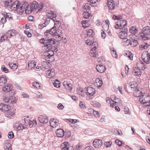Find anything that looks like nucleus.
Here are the masks:
<instances>
[{"label": "nucleus", "instance_id": "nucleus-36", "mask_svg": "<svg viewBox=\"0 0 150 150\" xmlns=\"http://www.w3.org/2000/svg\"><path fill=\"white\" fill-rule=\"evenodd\" d=\"M86 43L88 45L94 46L95 45L96 42L92 40H87L86 41Z\"/></svg>", "mask_w": 150, "mask_h": 150}, {"label": "nucleus", "instance_id": "nucleus-31", "mask_svg": "<svg viewBox=\"0 0 150 150\" xmlns=\"http://www.w3.org/2000/svg\"><path fill=\"white\" fill-rule=\"evenodd\" d=\"M50 64L48 61H44L42 62V67L45 69H48L50 68Z\"/></svg>", "mask_w": 150, "mask_h": 150}, {"label": "nucleus", "instance_id": "nucleus-45", "mask_svg": "<svg viewBox=\"0 0 150 150\" xmlns=\"http://www.w3.org/2000/svg\"><path fill=\"white\" fill-rule=\"evenodd\" d=\"M120 25V26L122 28H125V26L127 25V22L125 21H122L121 22H119Z\"/></svg>", "mask_w": 150, "mask_h": 150}, {"label": "nucleus", "instance_id": "nucleus-49", "mask_svg": "<svg viewBox=\"0 0 150 150\" xmlns=\"http://www.w3.org/2000/svg\"><path fill=\"white\" fill-rule=\"evenodd\" d=\"M25 126L23 125H22V124H19L18 125L17 127V130H22L25 128Z\"/></svg>", "mask_w": 150, "mask_h": 150}, {"label": "nucleus", "instance_id": "nucleus-41", "mask_svg": "<svg viewBox=\"0 0 150 150\" xmlns=\"http://www.w3.org/2000/svg\"><path fill=\"white\" fill-rule=\"evenodd\" d=\"M60 82L59 81L56 79L54 83H53L54 86L56 88H59L60 87Z\"/></svg>", "mask_w": 150, "mask_h": 150}, {"label": "nucleus", "instance_id": "nucleus-10", "mask_svg": "<svg viewBox=\"0 0 150 150\" xmlns=\"http://www.w3.org/2000/svg\"><path fill=\"white\" fill-rule=\"evenodd\" d=\"M11 109V107L8 105L4 103L0 104V110L3 112H6L8 111Z\"/></svg>", "mask_w": 150, "mask_h": 150}, {"label": "nucleus", "instance_id": "nucleus-61", "mask_svg": "<svg viewBox=\"0 0 150 150\" xmlns=\"http://www.w3.org/2000/svg\"><path fill=\"white\" fill-rule=\"evenodd\" d=\"M8 137L10 139H12L14 137V134L12 132H10L8 134Z\"/></svg>", "mask_w": 150, "mask_h": 150}, {"label": "nucleus", "instance_id": "nucleus-13", "mask_svg": "<svg viewBox=\"0 0 150 150\" xmlns=\"http://www.w3.org/2000/svg\"><path fill=\"white\" fill-rule=\"evenodd\" d=\"M13 87L11 84L8 83L2 88V90L4 92H10L12 90Z\"/></svg>", "mask_w": 150, "mask_h": 150}, {"label": "nucleus", "instance_id": "nucleus-8", "mask_svg": "<svg viewBox=\"0 0 150 150\" xmlns=\"http://www.w3.org/2000/svg\"><path fill=\"white\" fill-rule=\"evenodd\" d=\"M28 5V3L26 1H22L20 4H19V11L21 13H22L24 10L26 8V7Z\"/></svg>", "mask_w": 150, "mask_h": 150}, {"label": "nucleus", "instance_id": "nucleus-60", "mask_svg": "<svg viewBox=\"0 0 150 150\" xmlns=\"http://www.w3.org/2000/svg\"><path fill=\"white\" fill-rule=\"evenodd\" d=\"M72 85L71 83H69L66 88L67 90H71L72 89Z\"/></svg>", "mask_w": 150, "mask_h": 150}, {"label": "nucleus", "instance_id": "nucleus-52", "mask_svg": "<svg viewBox=\"0 0 150 150\" xmlns=\"http://www.w3.org/2000/svg\"><path fill=\"white\" fill-rule=\"evenodd\" d=\"M60 22L59 20H57L54 23V27H55V28H58L60 26Z\"/></svg>", "mask_w": 150, "mask_h": 150}, {"label": "nucleus", "instance_id": "nucleus-55", "mask_svg": "<svg viewBox=\"0 0 150 150\" xmlns=\"http://www.w3.org/2000/svg\"><path fill=\"white\" fill-rule=\"evenodd\" d=\"M90 55L92 57H98V55L96 52H92L91 51H90Z\"/></svg>", "mask_w": 150, "mask_h": 150}, {"label": "nucleus", "instance_id": "nucleus-5", "mask_svg": "<svg viewBox=\"0 0 150 150\" xmlns=\"http://www.w3.org/2000/svg\"><path fill=\"white\" fill-rule=\"evenodd\" d=\"M17 99L15 97H13L12 96H10L9 98L8 97H5L4 98V102L9 104H12L13 105L15 104L17 101Z\"/></svg>", "mask_w": 150, "mask_h": 150}, {"label": "nucleus", "instance_id": "nucleus-48", "mask_svg": "<svg viewBox=\"0 0 150 150\" xmlns=\"http://www.w3.org/2000/svg\"><path fill=\"white\" fill-rule=\"evenodd\" d=\"M1 70L2 71L5 72L6 73H7L8 72V69L6 68L5 66L3 65L1 67Z\"/></svg>", "mask_w": 150, "mask_h": 150}, {"label": "nucleus", "instance_id": "nucleus-7", "mask_svg": "<svg viewBox=\"0 0 150 150\" xmlns=\"http://www.w3.org/2000/svg\"><path fill=\"white\" fill-rule=\"evenodd\" d=\"M20 2L18 0H16L10 6L11 9L13 11H19V10Z\"/></svg>", "mask_w": 150, "mask_h": 150}, {"label": "nucleus", "instance_id": "nucleus-53", "mask_svg": "<svg viewBox=\"0 0 150 150\" xmlns=\"http://www.w3.org/2000/svg\"><path fill=\"white\" fill-rule=\"evenodd\" d=\"M4 6L5 7H10L11 3H10L8 2L7 1H3Z\"/></svg>", "mask_w": 150, "mask_h": 150}, {"label": "nucleus", "instance_id": "nucleus-21", "mask_svg": "<svg viewBox=\"0 0 150 150\" xmlns=\"http://www.w3.org/2000/svg\"><path fill=\"white\" fill-rule=\"evenodd\" d=\"M47 74L49 78H51L55 76V70L53 69H50L47 71Z\"/></svg>", "mask_w": 150, "mask_h": 150}, {"label": "nucleus", "instance_id": "nucleus-15", "mask_svg": "<svg viewBox=\"0 0 150 150\" xmlns=\"http://www.w3.org/2000/svg\"><path fill=\"white\" fill-rule=\"evenodd\" d=\"M96 68L97 71L100 73L104 72L106 69L105 67L104 66L100 64L97 65Z\"/></svg>", "mask_w": 150, "mask_h": 150}, {"label": "nucleus", "instance_id": "nucleus-50", "mask_svg": "<svg viewBox=\"0 0 150 150\" xmlns=\"http://www.w3.org/2000/svg\"><path fill=\"white\" fill-rule=\"evenodd\" d=\"M90 8V7L89 4H86L83 7V10H85L86 11L89 10Z\"/></svg>", "mask_w": 150, "mask_h": 150}, {"label": "nucleus", "instance_id": "nucleus-43", "mask_svg": "<svg viewBox=\"0 0 150 150\" xmlns=\"http://www.w3.org/2000/svg\"><path fill=\"white\" fill-rule=\"evenodd\" d=\"M8 36L4 35L2 36L1 37H0L1 38L0 39V42H2L4 41L5 40H8Z\"/></svg>", "mask_w": 150, "mask_h": 150}, {"label": "nucleus", "instance_id": "nucleus-63", "mask_svg": "<svg viewBox=\"0 0 150 150\" xmlns=\"http://www.w3.org/2000/svg\"><path fill=\"white\" fill-rule=\"evenodd\" d=\"M146 44H143L140 45L139 47V49L141 50L142 49V50L143 49H146L147 47V46H146Z\"/></svg>", "mask_w": 150, "mask_h": 150}, {"label": "nucleus", "instance_id": "nucleus-14", "mask_svg": "<svg viewBox=\"0 0 150 150\" xmlns=\"http://www.w3.org/2000/svg\"><path fill=\"white\" fill-rule=\"evenodd\" d=\"M108 6L110 10H113L115 7V3L114 0H108Z\"/></svg>", "mask_w": 150, "mask_h": 150}, {"label": "nucleus", "instance_id": "nucleus-62", "mask_svg": "<svg viewBox=\"0 0 150 150\" xmlns=\"http://www.w3.org/2000/svg\"><path fill=\"white\" fill-rule=\"evenodd\" d=\"M112 143L111 142H107L105 143L104 145L105 146V147H109L110 146Z\"/></svg>", "mask_w": 150, "mask_h": 150}, {"label": "nucleus", "instance_id": "nucleus-16", "mask_svg": "<svg viewBox=\"0 0 150 150\" xmlns=\"http://www.w3.org/2000/svg\"><path fill=\"white\" fill-rule=\"evenodd\" d=\"M143 33L146 35H150V23L149 25L143 28L142 30Z\"/></svg>", "mask_w": 150, "mask_h": 150}, {"label": "nucleus", "instance_id": "nucleus-51", "mask_svg": "<svg viewBox=\"0 0 150 150\" xmlns=\"http://www.w3.org/2000/svg\"><path fill=\"white\" fill-rule=\"evenodd\" d=\"M129 85L131 88H134L136 87L137 85L136 83L134 84V82H131L129 83Z\"/></svg>", "mask_w": 150, "mask_h": 150}, {"label": "nucleus", "instance_id": "nucleus-30", "mask_svg": "<svg viewBox=\"0 0 150 150\" xmlns=\"http://www.w3.org/2000/svg\"><path fill=\"white\" fill-rule=\"evenodd\" d=\"M138 67L141 68L142 70H144L146 69V65L142 62H139L137 64Z\"/></svg>", "mask_w": 150, "mask_h": 150}, {"label": "nucleus", "instance_id": "nucleus-54", "mask_svg": "<svg viewBox=\"0 0 150 150\" xmlns=\"http://www.w3.org/2000/svg\"><path fill=\"white\" fill-rule=\"evenodd\" d=\"M113 19L114 20H119L122 18V16L120 15L116 16L114 15L112 17Z\"/></svg>", "mask_w": 150, "mask_h": 150}, {"label": "nucleus", "instance_id": "nucleus-6", "mask_svg": "<svg viewBox=\"0 0 150 150\" xmlns=\"http://www.w3.org/2000/svg\"><path fill=\"white\" fill-rule=\"evenodd\" d=\"M142 58L143 61L147 64L150 63V60L149 56V52L146 51L144 52L142 55Z\"/></svg>", "mask_w": 150, "mask_h": 150}, {"label": "nucleus", "instance_id": "nucleus-26", "mask_svg": "<svg viewBox=\"0 0 150 150\" xmlns=\"http://www.w3.org/2000/svg\"><path fill=\"white\" fill-rule=\"evenodd\" d=\"M57 28H55V27H52L50 30H47V31H48L50 34H51L52 35H56V30Z\"/></svg>", "mask_w": 150, "mask_h": 150}, {"label": "nucleus", "instance_id": "nucleus-35", "mask_svg": "<svg viewBox=\"0 0 150 150\" xmlns=\"http://www.w3.org/2000/svg\"><path fill=\"white\" fill-rule=\"evenodd\" d=\"M149 35H146L144 34L143 33V31H142V32L140 33V36L142 37L143 40H145L148 39Z\"/></svg>", "mask_w": 150, "mask_h": 150}, {"label": "nucleus", "instance_id": "nucleus-12", "mask_svg": "<svg viewBox=\"0 0 150 150\" xmlns=\"http://www.w3.org/2000/svg\"><path fill=\"white\" fill-rule=\"evenodd\" d=\"M103 142L101 139H96L93 142V145L96 148H99L102 146Z\"/></svg>", "mask_w": 150, "mask_h": 150}, {"label": "nucleus", "instance_id": "nucleus-18", "mask_svg": "<svg viewBox=\"0 0 150 150\" xmlns=\"http://www.w3.org/2000/svg\"><path fill=\"white\" fill-rule=\"evenodd\" d=\"M17 32L14 29L9 30L7 33V36L8 37L11 38V37L14 36L16 34Z\"/></svg>", "mask_w": 150, "mask_h": 150}, {"label": "nucleus", "instance_id": "nucleus-57", "mask_svg": "<svg viewBox=\"0 0 150 150\" xmlns=\"http://www.w3.org/2000/svg\"><path fill=\"white\" fill-rule=\"evenodd\" d=\"M126 55L129 58V59L131 60H132L133 59V56L132 55V54L131 53L129 52H127V53H126Z\"/></svg>", "mask_w": 150, "mask_h": 150}, {"label": "nucleus", "instance_id": "nucleus-22", "mask_svg": "<svg viewBox=\"0 0 150 150\" xmlns=\"http://www.w3.org/2000/svg\"><path fill=\"white\" fill-rule=\"evenodd\" d=\"M133 72L134 73V75L136 76H139L141 75V72L139 68H138L136 67L134 68V70L133 71Z\"/></svg>", "mask_w": 150, "mask_h": 150}, {"label": "nucleus", "instance_id": "nucleus-34", "mask_svg": "<svg viewBox=\"0 0 150 150\" xmlns=\"http://www.w3.org/2000/svg\"><path fill=\"white\" fill-rule=\"evenodd\" d=\"M82 15L83 17L86 19L89 18L91 16V14L88 12H83Z\"/></svg>", "mask_w": 150, "mask_h": 150}, {"label": "nucleus", "instance_id": "nucleus-42", "mask_svg": "<svg viewBox=\"0 0 150 150\" xmlns=\"http://www.w3.org/2000/svg\"><path fill=\"white\" fill-rule=\"evenodd\" d=\"M83 148V145L82 144H78L76 146L75 150H80L82 149Z\"/></svg>", "mask_w": 150, "mask_h": 150}, {"label": "nucleus", "instance_id": "nucleus-9", "mask_svg": "<svg viewBox=\"0 0 150 150\" xmlns=\"http://www.w3.org/2000/svg\"><path fill=\"white\" fill-rule=\"evenodd\" d=\"M85 92L87 95L92 96L95 93L96 90L93 87H88L86 88Z\"/></svg>", "mask_w": 150, "mask_h": 150}, {"label": "nucleus", "instance_id": "nucleus-3", "mask_svg": "<svg viewBox=\"0 0 150 150\" xmlns=\"http://www.w3.org/2000/svg\"><path fill=\"white\" fill-rule=\"evenodd\" d=\"M133 35H130V37L128 39H124V41L125 42L124 45L126 46L130 45L132 47H135L138 44V42L137 40L134 39L133 37Z\"/></svg>", "mask_w": 150, "mask_h": 150}, {"label": "nucleus", "instance_id": "nucleus-38", "mask_svg": "<svg viewBox=\"0 0 150 150\" xmlns=\"http://www.w3.org/2000/svg\"><path fill=\"white\" fill-rule=\"evenodd\" d=\"M33 86L39 89L42 87V85L38 82H34L33 83Z\"/></svg>", "mask_w": 150, "mask_h": 150}, {"label": "nucleus", "instance_id": "nucleus-64", "mask_svg": "<svg viewBox=\"0 0 150 150\" xmlns=\"http://www.w3.org/2000/svg\"><path fill=\"white\" fill-rule=\"evenodd\" d=\"M124 111L125 114H129V109L127 107H125L124 108Z\"/></svg>", "mask_w": 150, "mask_h": 150}, {"label": "nucleus", "instance_id": "nucleus-11", "mask_svg": "<svg viewBox=\"0 0 150 150\" xmlns=\"http://www.w3.org/2000/svg\"><path fill=\"white\" fill-rule=\"evenodd\" d=\"M38 120L40 123L43 124L46 123L48 121V117L44 115L40 116L38 117Z\"/></svg>", "mask_w": 150, "mask_h": 150}, {"label": "nucleus", "instance_id": "nucleus-1", "mask_svg": "<svg viewBox=\"0 0 150 150\" xmlns=\"http://www.w3.org/2000/svg\"><path fill=\"white\" fill-rule=\"evenodd\" d=\"M40 42L44 44L43 47H47L48 50H50L52 48V45L55 44L56 42L54 39L42 38L40 40Z\"/></svg>", "mask_w": 150, "mask_h": 150}, {"label": "nucleus", "instance_id": "nucleus-46", "mask_svg": "<svg viewBox=\"0 0 150 150\" xmlns=\"http://www.w3.org/2000/svg\"><path fill=\"white\" fill-rule=\"evenodd\" d=\"M11 144L10 143H9L7 141H6L4 145V148L5 149H9L11 148Z\"/></svg>", "mask_w": 150, "mask_h": 150}, {"label": "nucleus", "instance_id": "nucleus-20", "mask_svg": "<svg viewBox=\"0 0 150 150\" xmlns=\"http://www.w3.org/2000/svg\"><path fill=\"white\" fill-rule=\"evenodd\" d=\"M7 80L6 76L4 75L0 76V86H1L6 83Z\"/></svg>", "mask_w": 150, "mask_h": 150}, {"label": "nucleus", "instance_id": "nucleus-39", "mask_svg": "<svg viewBox=\"0 0 150 150\" xmlns=\"http://www.w3.org/2000/svg\"><path fill=\"white\" fill-rule=\"evenodd\" d=\"M111 54L113 57L115 58H117V54L116 51L114 50L113 48L111 49Z\"/></svg>", "mask_w": 150, "mask_h": 150}, {"label": "nucleus", "instance_id": "nucleus-40", "mask_svg": "<svg viewBox=\"0 0 150 150\" xmlns=\"http://www.w3.org/2000/svg\"><path fill=\"white\" fill-rule=\"evenodd\" d=\"M114 96V99L113 100H112L111 99V100L114 102L115 103H121V101L118 98L114 96Z\"/></svg>", "mask_w": 150, "mask_h": 150}, {"label": "nucleus", "instance_id": "nucleus-56", "mask_svg": "<svg viewBox=\"0 0 150 150\" xmlns=\"http://www.w3.org/2000/svg\"><path fill=\"white\" fill-rule=\"evenodd\" d=\"M115 142L119 146H121L123 144L122 142L118 139H116L115 141Z\"/></svg>", "mask_w": 150, "mask_h": 150}, {"label": "nucleus", "instance_id": "nucleus-24", "mask_svg": "<svg viewBox=\"0 0 150 150\" xmlns=\"http://www.w3.org/2000/svg\"><path fill=\"white\" fill-rule=\"evenodd\" d=\"M56 121L57 120L54 119L51 120L50 121V125L52 127H56L58 125L59 123Z\"/></svg>", "mask_w": 150, "mask_h": 150}, {"label": "nucleus", "instance_id": "nucleus-59", "mask_svg": "<svg viewBox=\"0 0 150 150\" xmlns=\"http://www.w3.org/2000/svg\"><path fill=\"white\" fill-rule=\"evenodd\" d=\"M24 120L26 125H28V124L29 123L30 121V120L29 117H27L24 119Z\"/></svg>", "mask_w": 150, "mask_h": 150}, {"label": "nucleus", "instance_id": "nucleus-23", "mask_svg": "<svg viewBox=\"0 0 150 150\" xmlns=\"http://www.w3.org/2000/svg\"><path fill=\"white\" fill-rule=\"evenodd\" d=\"M36 66V62L33 60L30 61L28 63V67L30 69L34 68Z\"/></svg>", "mask_w": 150, "mask_h": 150}, {"label": "nucleus", "instance_id": "nucleus-44", "mask_svg": "<svg viewBox=\"0 0 150 150\" xmlns=\"http://www.w3.org/2000/svg\"><path fill=\"white\" fill-rule=\"evenodd\" d=\"M94 33L93 32V31L91 29H89L88 30L87 32V34H86V35L87 36H89L91 37H93V35Z\"/></svg>", "mask_w": 150, "mask_h": 150}, {"label": "nucleus", "instance_id": "nucleus-58", "mask_svg": "<svg viewBox=\"0 0 150 150\" xmlns=\"http://www.w3.org/2000/svg\"><path fill=\"white\" fill-rule=\"evenodd\" d=\"M79 106L82 109H84L86 108L85 103L83 102H80Z\"/></svg>", "mask_w": 150, "mask_h": 150}, {"label": "nucleus", "instance_id": "nucleus-47", "mask_svg": "<svg viewBox=\"0 0 150 150\" xmlns=\"http://www.w3.org/2000/svg\"><path fill=\"white\" fill-rule=\"evenodd\" d=\"M96 83L98 86L100 87L102 86L103 82L102 80H100L99 79H96Z\"/></svg>", "mask_w": 150, "mask_h": 150}, {"label": "nucleus", "instance_id": "nucleus-27", "mask_svg": "<svg viewBox=\"0 0 150 150\" xmlns=\"http://www.w3.org/2000/svg\"><path fill=\"white\" fill-rule=\"evenodd\" d=\"M8 65L10 68L13 71L16 70L18 68V66L16 63H13L9 62L8 64Z\"/></svg>", "mask_w": 150, "mask_h": 150}, {"label": "nucleus", "instance_id": "nucleus-4", "mask_svg": "<svg viewBox=\"0 0 150 150\" xmlns=\"http://www.w3.org/2000/svg\"><path fill=\"white\" fill-rule=\"evenodd\" d=\"M125 30L124 31H122L119 33L118 36L119 37L122 39V43L123 45L124 44H125V42L124 41V39H128L129 36H127V31L128 30L127 29H125Z\"/></svg>", "mask_w": 150, "mask_h": 150}, {"label": "nucleus", "instance_id": "nucleus-33", "mask_svg": "<svg viewBox=\"0 0 150 150\" xmlns=\"http://www.w3.org/2000/svg\"><path fill=\"white\" fill-rule=\"evenodd\" d=\"M25 12L26 14H29L32 12L33 10L30 7V5H28L25 9Z\"/></svg>", "mask_w": 150, "mask_h": 150}, {"label": "nucleus", "instance_id": "nucleus-17", "mask_svg": "<svg viewBox=\"0 0 150 150\" xmlns=\"http://www.w3.org/2000/svg\"><path fill=\"white\" fill-rule=\"evenodd\" d=\"M57 136L59 137H62L64 134V131L62 129H58L56 132Z\"/></svg>", "mask_w": 150, "mask_h": 150}, {"label": "nucleus", "instance_id": "nucleus-29", "mask_svg": "<svg viewBox=\"0 0 150 150\" xmlns=\"http://www.w3.org/2000/svg\"><path fill=\"white\" fill-rule=\"evenodd\" d=\"M1 14L3 16H5L6 18L8 19V20H12V19L13 17L10 13H7L6 12H4L1 13Z\"/></svg>", "mask_w": 150, "mask_h": 150}, {"label": "nucleus", "instance_id": "nucleus-19", "mask_svg": "<svg viewBox=\"0 0 150 150\" xmlns=\"http://www.w3.org/2000/svg\"><path fill=\"white\" fill-rule=\"evenodd\" d=\"M48 16L50 17L49 18L54 22L56 21L57 15L53 11H51L49 13Z\"/></svg>", "mask_w": 150, "mask_h": 150}, {"label": "nucleus", "instance_id": "nucleus-28", "mask_svg": "<svg viewBox=\"0 0 150 150\" xmlns=\"http://www.w3.org/2000/svg\"><path fill=\"white\" fill-rule=\"evenodd\" d=\"M49 51L45 52L44 55L45 56L48 57L49 58H52L53 55L54 54V53L53 51L51 50H50Z\"/></svg>", "mask_w": 150, "mask_h": 150}, {"label": "nucleus", "instance_id": "nucleus-37", "mask_svg": "<svg viewBox=\"0 0 150 150\" xmlns=\"http://www.w3.org/2000/svg\"><path fill=\"white\" fill-rule=\"evenodd\" d=\"M129 31L132 34H135L137 33L138 30L135 27L132 26L130 29Z\"/></svg>", "mask_w": 150, "mask_h": 150}, {"label": "nucleus", "instance_id": "nucleus-2", "mask_svg": "<svg viewBox=\"0 0 150 150\" xmlns=\"http://www.w3.org/2000/svg\"><path fill=\"white\" fill-rule=\"evenodd\" d=\"M137 93H139V95L138 96L139 97V100L140 103L142 104H146L149 103L150 101V96L149 94L145 93H142V91H140L139 90H137Z\"/></svg>", "mask_w": 150, "mask_h": 150}, {"label": "nucleus", "instance_id": "nucleus-32", "mask_svg": "<svg viewBox=\"0 0 150 150\" xmlns=\"http://www.w3.org/2000/svg\"><path fill=\"white\" fill-rule=\"evenodd\" d=\"M37 123L35 120H33V121H30L29 123L28 124L30 127H35L37 125Z\"/></svg>", "mask_w": 150, "mask_h": 150}, {"label": "nucleus", "instance_id": "nucleus-25", "mask_svg": "<svg viewBox=\"0 0 150 150\" xmlns=\"http://www.w3.org/2000/svg\"><path fill=\"white\" fill-rule=\"evenodd\" d=\"M38 3L36 1H34L33 2V3H31L30 4V7L31 8L33 11L34 10H35V11H36L38 9Z\"/></svg>", "mask_w": 150, "mask_h": 150}]
</instances>
